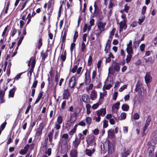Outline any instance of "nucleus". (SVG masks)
I'll list each match as a JSON object with an SVG mask.
<instances>
[{
    "instance_id": "nucleus-24",
    "label": "nucleus",
    "mask_w": 157,
    "mask_h": 157,
    "mask_svg": "<svg viewBox=\"0 0 157 157\" xmlns=\"http://www.w3.org/2000/svg\"><path fill=\"white\" fill-rule=\"evenodd\" d=\"M113 62L115 64L114 67V69L116 72H119L120 69V67L119 66V63L116 62L114 60H113Z\"/></svg>"
},
{
    "instance_id": "nucleus-18",
    "label": "nucleus",
    "mask_w": 157,
    "mask_h": 157,
    "mask_svg": "<svg viewBox=\"0 0 157 157\" xmlns=\"http://www.w3.org/2000/svg\"><path fill=\"white\" fill-rule=\"evenodd\" d=\"M150 120L147 119V120L145 125L144 127L143 130V132L144 134H145V130L147 129L148 125L150 124Z\"/></svg>"
},
{
    "instance_id": "nucleus-7",
    "label": "nucleus",
    "mask_w": 157,
    "mask_h": 157,
    "mask_svg": "<svg viewBox=\"0 0 157 157\" xmlns=\"http://www.w3.org/2000/svg\"><path fill=\"white\" fill-rule=\"evenodd\" d=\"M70 95V93L68 89L64 90L63 95V99L66 100L68 99Z\"/></svg>"
},
{
    "instance_id": "nucleus-53",
    "label": "nucleus",
    "mask_w": 157,
    "mask_h": 157,
    "mask_svg": "<svg viewBox=\"0 0 157 157\" xmlns=\"http://www.w3.org/2000/svg\"><path fill=\"white\" fill-rule=\"evenodd\" d=\"M126 114L125 113H122L121 114V119H124L126 117Z\"/></svg>"
},
{
    "instance_id": "nucleus-45",
    "label": "nucleus",
    "mask_w": 157,
    "mask_h": 157,
    "mask_svg": "<svg viewBox=\"0 0 157 157\" xmlns=\"http://www.w3.org/2000/svg\"><path fill=\"white\" fill-rule=\"evenodd\" d=\"M36 56H34L33 57V58L31 59L32 62L31 65H35L36 64Z\"/></svg>"
},
{
    "instance_id": "nucleus-60",
    "label": "nucleus",
    "mask_w": 157,
    "mask_h": 157,
    "mask_svg": "<svg viewBox=\"0 0 157 157\" xmlns=\"http://www.w3.org/2000/svg\"><path fill=\"white\" fill-rule=\"evenodd\" d=\"M76 120V117H71L70 118V122L71 123H74Z\"/></svg>"
},
{
    "instance_id": "nucleus-49",
    "label": "nucleus",
    "mask_w": 157,
    "mask_h": 157,
    "mask_svg": "<svg viewBox=\"0 0 157 157\" xmlns=\"http://www.w3.org/2000/svg\"><path fill=\"white\" fill-rule=\"evenodd\" d=\"M145 16L141 18H139V19L138 24L139 25H141V24L144 21L145 19Z\"/></svg>"
},
{
    "instance_id": "nucleus-64",
    "label": "nucleus",
    "mask_w": 157,
    "mask_h": 157,
    "mask_svg": "<svg viewBox=\"0 0 157 157\" xmlns=\"http://www.w3.org/2000/svg\"><path fill=\"white\" fill-rule=\"evenodd\" d=\"M145 45L144 44H141L140 45V50L141 51H143L144 50V48H145Z\"/></svg>"
},
{
    "instance_id": "nucleus-22",
    "label": "nucleus",
    "mask_w": 157,
    "mask_h": 157,
    "mask_svg": "<svg viewBox=\"0 0 157 157\" xmlns=\"http://www.w3.org/2000/svg\"><path fill=\"white\" fill-rule=\"evenodd\" d=\"M37 45V48L39 50L42 45V38L40 35L39 36V38L38 42Z\"/></svg>"
},
{
    "instance_id": "nucleus-41",
    "label": "nucleus",
    "mask_w": 157,
    "mask_h": 157,
    "mask_svg": "<svg viewBox=\"0 0 157 157\" xmlns=\"http://www.w3.org/2000/svg\"><path fill=\"white\" fill-rule=\"evenodd\" d=\"M122 109L124 111L128 110V105L127 104H123L121 107Z\"/></svg>"
},
{
    "instance_id": "nucleus-43",
    "label": "nucleus",
    "mask_w": 157,
    "mask_h": 157,
    "mask_svg": "<svg viewBox=\"0 0 157 157\" xmlns=\"http://www.w3.org/2000/svg\"><path fill=\"white\" fill-rule=\"evenodd\" d=\"M24 38V36H23V35H21V36L20 38V39L19 40L18 42H17V44L18 46H20L21 44V42Z\"/></svg>"
},
{
    "instance_id": "nucleus-40",
    "label": "nucleus",
    "mask_w": 157,
    "mask_h": 157,
    "mask_svg": "<svg viewBox=\"0 0 157 157\" xmlns=\"http://www.w3.org/2000/svg\"><path fill=\"white\" fill-rule=\"evenodd\" d=\"M54 129H52L51 132H50L48 134V136L49 138H52L54 133Z\"/></svg>"
},
{
    "instance_id": "nucleus-35",
    "label": "nucleus",
    "mask_w": 157,
    "mask_h": 157,
    "mask_svg": "<svg viewBox=\"0 0 157 157\" xmlns=\"http://www.w3.org/2000/svg\"><path fill=\"white\" fill-rule=\"evenodd\" d=\"M36 78H35V81L33 83V85L31 87V88H36V87L37 83H38V81L37 80H36Z\"/></svg>"
},
{
    "instance_id": "nucleus-16",
    "label": "nucleus",
    "mask_w": 157,
    "mask_h": 157,
    "mask_svg": "<svg viewBox=\"0 0 157 157\" xmlns=\"http://www.w3.org/2000/svg\"><path fill=\"white\" fill-rule=\"evenodd\" d=\"M16 91V88L15 86H13V88L10 89L9 93V97L10 98H13L15 94V93Z\"/></svg>"
},
{
    "instance_id": "nucleus-47",
    "label": "nucleus",
    "mask_w": 157,
    "mask_h": 157,
    "mask_svg": "<svg viewBox=\"0 0 157 157\" xmlns=\"http://www.w3.org/2000/svg\"><path fill=\"white\" fill-rule=\"evenodd\" d=\"M75 44L74 43H72L71 44L70 47V50L71 52H72L74 48L75 47Z\"/></svg>"
},
{
    "instance_id": "nucleus-15",
    "label": "nucleus",
    "mask_w": 157,
    "mask_h": 157,
    "mask_svg": "<svg viewBox=\"0 0 157 157\" xmlns=\"http://www.w3.org/2000/svg\"><path fill=\"white\" fill-rule=\"evenodd\" d=\"M90 99L92 100H95L97 98V91L94 90H93L91 92L90 95Z\"/></svg>"
},
{
    "instance_id": "nucleus-17",
    "label": "nucleus",
    "mask_w": 157,
    "mask_h": 157,
    "mask_svg": "<svg viewBox=\"0 0 157 157\" xmlns=\"http://www.w3.org/2000/svg\"><path fill=\"white\" fill-rule=\"evenodd\" d=\"M108 136L111 138H114L115 137V134L114 133V129H109L108 131Z\"/></svg>"
},
{
    "instance_id": "nucleus-2",
    "label": "nucleus",
    "mask_w": 157,
    "mask_h": 157,
    "mask_svg": "<svg viewBox=\"0 0 157 157\" xmlns=\"http://www.w3.org/2000/svg\"><path fill=\"white\" fill-rule=\"evenodd\" d=\"M76 84V82L75 76L73 75L71 77L69 80L68 86L71 89H74Z\"/></svg>"
},
{
    "instance_id": "nucleus-8",
    "label": "nucleus",
    "mask_w": 157,
    "mask_h": 157,
    "mask_svg": "<svg viewBox=\"0 0 157 157\" xmlns=\"http://www.w3.org/2000/svg\"><path fill=\"white\" fill-rule=\"evenodd\" d=\"M136 90L141 96H144L146 94V91L145 90H144L143 88L140 87V88L138 87L137 86H136Z\"/></svg>"
},
{
    "instance_id": "nucleus-3",
    "label": "nucleus",
    "mask_w": 157,
    "mask_h": 157,
    "mask_svg": "<svg viewBox=\"0 0 157 157\" xmlns=\"http://www.w3.org/2000/svg\"><path fill=\"white\" fill-rule=\"evenodd\" d=\"M90 71L88 70H87L85 73V83L86 85H89L91 82V78L90 77Z\"/></svg>"
},
{
    "instance_id": "nucleus-1",
    "label": "nucleus",
    "mask_w": 157,
    "mask_h": 157,
    "mask_svg": "<svg viewBox=\"0 0 157 157\" xmlns=\"http://www.w3.org/2000/svg\"><path fill=\"white\" fill-rule=\"evenodd\" d=\"M95 139V136L93 134H90L88 135L86 140L87 147H88L89 146H94L95 147L96 144Z\"/></svg>"
},
{
    "instance_id": "nucleus-58",
    "label": "nucleus",
    "mask_w": 157,
    "mask_h": 157,
    "mask_svg": "<svg viewBox=\"0 0 157 157\" xmlns=\"http://www.w3.org/2000/svg\"><path fill=\"white\" fill-rule=\"evenodd\" d=\"M94 11H96V10H100L99 8L98 7V5L97 4V2H95L94 3Z\"/></svg>"
},
{
    "instance_id": "nucleus-38",
    "label": "nucleus",
    "mask_w": 157,
    "mask_h": 157,
    "mask_svg": "<svg viewBox=\"0 0 157 157\" xmlns=\"http://www.w3.org/2000/svg\"><path fill=\"white\" fill-rule=\"evenodd\" d=\"M6 124V122L5 121L3 123L1 124L0 127V128L3 131L4 129Z\"/></svg>"
},
{
    "instance_id": "nucleus-44",
    "label": "nucleus",
    "mask_w": 157,
    "mask_h": 157,
    "mask_svg": "<svg viewBox=\"0 0 157 157\" xmlns=\"http://www.w3.org/2000/svg\"><path fill=\"white\" fill-rule=\"evenodd\" d=\"M97 75V69H96L94 71H93L92 74V79H94L95 78V76H96Z\"/></svg>"
},
{
    "instance_id": "nucleus-37",
    "label": "nucleus",
    "mask_w": 157,
    "mask_h": 157,
    "mask_svg": "<svg viewBox=\"0 0 157 157\" xmlns=\"http://www.w3.org/2000/svg\"><path fill=\"white\" fill-rule=\"evenodd\" d=\"M124 11L128 13V6L127 4H125L124 5V8L123 10L120 11L121 13L122 14L124 13H123Z\"/></svg>"
},
{
    "instance_id": "nucleus-48",
    "label": "nucleus",
    "mask_w": 157,
    "mask_h": 157,
    "mask_svg": "<svg viewBox=\"0 0 157 157\" xmlns=\"http://www.w3.org/2000/svg\"><path fill=\"white\" fill-rule=\"evenodd\" d=\"M27 152L24 149H21L19 151V153L22 155H24L26 154Z\"/></svg>"
},
{
    "instance_id": "nucleus-23",
    "label": "nucleus",
    "mask_w": 157,
    "mask_h": 157,
    "mask_svg": "<svg viewBox=\"0 0 157 157\" xmlns=\"http://www.w3.org/2000/svg\"><path fill=\"white\" fill-rule=\"evenodd\" d=\"M43 92H40L39 93L38 95V98L36 100L34 104H37L40 101L43 96Z\"/></svg>"
},
{
    "instance_id": "nucleus-10",
    "label": "nucleus",
    "mask_w": 157,
    "mask_h": 157,
    "mask_svg": "<svg viewBox=\"0 0 157 157\" xmlns=\"http://www.w3.org/2000/svg\"><path fill=\"white\" fill-rule=\"evenodd\" d=\"M96 113L98 116L101 115L103 117L106 113V110L105 108H101L97 111Z\"/></svg>"
},
{
    "instance_id": "nucleus-62",
    "label": "nucleus",
    "mask_w": 157,
    "mask_h": 157,
    "mask_svg": "<svg viewBox=\"0 0 157 157\" xmlns=\"http://www.w3.org/2000/svg\"><path fill=\"white\" fill-rule=\"evenodd\" d=\"M25 22L22 20H21L20 21V27L21 29L24 26Z\"/></svg>"
},
{
    "instance_id": "nucleus-11",
    "label": "nucleus",
    "mask_w": 157,
    "mask_h": 157,
    "mask_svg": "<svg viewBox=\"0 0 157 157\" xmlns=\"http://www.w3.org/2000/svg\"><path fill=\"white\" fill-rule=\"evenodd\" d=\"M81 142V140L76 136L75 140L73 142V145L74 148H77Z\"/></svg>"
},
{
    "instance_id": "nucleus-56",
    "label": "nucleus",
    "mask_w": 157,
    "mask_h": 157,
    "mask_svg": "<svg viewBox=\"0 0 157 157\" xmlns=\"http://www.w3.org/2000/svg\"><path fill=\"white\" fill-rule=\"evenodd\" d=\"M66 101H63L61 104V108L62 109H64L66 105Z\"/></svg>"
},
{
    "instance_id": "nucleus-14",
    "label": "nucleus",
    "mask_w": 157,
    "mask_h": 157,
    "mask_svg": "<svg viewBox=\"0 0 157 157\" xmlns=\"http://www.w3.org/2000/svg\"><path fill=\"white\" fill-rule=\"evenodd\" d=\"M120 25V32H121L125 27V29L127 28L126 21H121L119 24Z\"/></svg>"
},
{
    "instance_id": "nucleus-61",
    "label": "nucleus",
    "mask_w": 157,
    "mask_h": 157,
    "mask_svg": "<svg viewBox=\"0 0 157 157\" xmlns=\"http://www.w3.org/2000/svg\"><path fill=\"white\" fill-rule=\"evenodd\" d=\"M118 93L117 92H115L114 93V94L113 96V99L114 100H116L117 98Z\"/></svg>"
},
{
    "instance_id": "nucleus-9",
    "label": "nucleus",
    "mask_w": 157,
    "mask_h": 157,
    "mask_svg": "<svg viewBox=\"0 0 157 157\" xmlns=\"http://www.w3.org/2000/svg\"><path fill=\"white\" fill-rule=\"evenodd\" d=\"M106 25L105 22H99L97 25L98 28L100 31H103L105 30V26Z\"/></svg>"
},
{
    "instance_id": "nucleus-52",
    "label": "nucleus",
    "mask_w": 157,
    "mask_h": 157,
    "mask_svg": "<svg viewBox=\"0 0 157 157\" xmlns=\"http://www.w3.org/2000/svg\"><path fill=\"white\" fill-rule=\"evenodd\" d=\"M93 84H90L89 86L86 88V90L87 91L89 90H92L93 88Z\"/></svg>"
},
{
    "instance_id": "nucleus-19",
    "label": "nucleus",
    "mask_w": 157,
    "mask_h": 157,
    "mask_svg": "<svg viewBox=\"0 0 157 157\" xmlns=\"http://www.w3.org/2000/svg\"><path fill=\"white\" fill-rule=\"evenodd\" d=\"M108 153L109 154H111L112 152V151L113 150V147L112 144L110 141L108 142Z\"/></svg>"
},
{
    "instance_id": "nucleus-20",
    "label": "nucleus",
    "mask_w": 157,
    "mask_h": 157,
    "mask_svg": "<svg viewBox=\"0 0 157 157\" xmlns=\"http://www.w3.org/2000/svg\"><path fill=\"white\" fill-rule=\"evenodd\" d=\"M77 151L76 150L73 149L71 150L70 153V155L71 157H77Z\"/></svg>"
},
{
    "instance_id": "nucleus-21",
    "label": "nucleus",
    "mask_w": 157,
    "mask_h": 157,
    "mask_svg": "<svg viewBox=\"0 0 157 157\" xmlns=\"http://www.w3.org/2000/svg\"><path fill=\"white\" fill-rule=\"evenodd\" d=\"M145 81L147 83L149 82L151 80V77L148 73H147L145 77Z\"/></svg>"
},
{
    "instance_id": "nucleus-12",
    "label": "nucleus",
    "mask_w": 157,
    "mask_h": 157,
    "mask_svg": "<svg viewBox=\"0 0 157 157\" xmlns=\"http://www.w3.org/2000/svg\"><path fill=\"white\" fill-rule=\"evenodd\" d=\"M82 101L86 103H89L90 101V97L89 95L87 94H84L82 97Z\"/></svg>"
},
{
    "instance_id": "nucleus-55",
    "label": "nucleus",
    "mask_w": 157,
    "mask_h": 157,
    "mask_svg": "<svg viewBox=\"0 0 157 157\" xmlns=\"http://www.w3.org/2000/svg\"><path fill=\"white\" fill-rule=\"evenodd\" d=\"M24 72H22V73H20L19 74H17L16 76V77L14 78H15V79H16V80H18V79H19L21 75L23 73H24Z\"/></svg>"
},
{
    "instance_id": "nucleus-30",
    "label": "nucleus",
    "mask_w": 157,
    "mask_h": 157,
    "mask_svg": "<svg viewBox=\"0 0 157 157\" xmlns=\"http://www.w3.org/2000/svg\"><path fill=\"white\" fill-rule=\"evenodd\" d=\"M85 153L89 156H91L92 154L91 150L89 149H86L85 150Z\"/></svg>"
},
{
    "instance_id": "nucleus-31",
    "label": "nucleus",
    "mask_w": 157,
    "mask_h": 157,
    "mask_svg": "<svg viewBox=\"0 0 157 157\" xmlns=\"http://www.w3.org/2000/svg\"><path fill=\"white\" fill-rule=\"evenodd\" d=\"M86 122L87 124L89 125H90L91 123L92 119L90 117H87L86 118Z\"/></svg>"
},
{
    "instance_id": "nucleus-29",
    "label": "nucleus",
    "mask_w": 157,
    "mask_h": 157,
    "mask_svg": "<svg viewBox=\"0 0 157 157\" xmlns=\"http://www.w3.org/2000/svg\"><path fill=\"white\" fill-rule=\"evenodd\" d=\"M55 125L54 129L56 131H59L61 128L60 124L56 123L55 124Z\"/></svg>"
},
{
    "instance_id": "nucleus-36",
    "label": "nucleus",
    "mask_w": 157,
    "mask_h": 157,
    "mask_svg": "<svg viewBox=\"0 0 157 157\" xmlns=\"http://www.w3.org/2000/svg\"><path fill=\"white\" fill-rule=\"evenodd\" d=\"M108 121L106 120H104L103 123V128H106L108 126Z\"/></svg>"
},
{
    "instance_id": "nucleus-57",
    "label": "nucleus",
    "mask_w": 157,
    "mask_h": 157,
    "mask_svg": "<svg viewBox=\"0 0 157 157\" xmlns=\"http://www.w3.org/2000/svg\"><path fill=\"white\" fill-rule=\"evenodd\" d=\"M99 106L98 103H96L94 104L92 106V108L93 109H97Z\"/></svg>"
},
{
    "instance_id": "nucleus-59",
    "label": "nucleus",
    "mask_w": 157,
    "mask_h": 157,
    "mask_svg": "<svg viewBox=\"0 0 157 157\" xmlns=\"http://www.w3.org/2000/svg\"><path fill=\"white\" fill-rule=\"evenodd\" d=\"M127 87V85H124L123 86L120 87L119 89V91L120 92H122L123 91L125 88H126Z\"/></svg>"
},
{
    "instance_id": "nucleus-28",
    "label": "nucleus",
    "mask_w": 157,
    "mask_h": 157,
    "mask_svg": "<svg viewBox=\"0 0 157 157\" xmlns=\"http://www.w3.org/2000/svg\"><path fill=\"white\" fill-rule=\"evenodd\" d=\"M86 48V47L85 45V44L83 41H82L81 45V52H84Z\"/></svg>"
},
{
    "instance_id": "nucleus-6",
    "label": "nucleus",
    "mask_w": 157,
    "mask_h": 157,
    "mask_svg": "<svg viewBox=\"0 0 157 157\" xmlns=\"http://www.w3.org/2000/svg\"><path fill=\"white\" fill-rule=\"evenodd\" d=\"M59 77V75L58 74V71H57L56 72V75L54 79V82H56V84L53 87V90L54 92L56 94V87L58 84V79Z\"/></svg>"
},
{
    "instance_id": "nucleus-54",
    "label": "nucleus",
    "mask_w": 157,
    "mask_h": 157,
    "mask_svg": "<svg viewBox=\"0 0 157 157\" xmlns=\"http://www.w3.org/2000/svg\"><path fill=\"white\" fill-rule=\"evenodd\" d=\"M52 153V149L49 148L48 149L47 151L45 152L46 154H47L48 156L51 155Z\"/></svg>"
},
{
    "instance_id": "nucleus-33",
    "label": "nucleus",
    "mask_w": 157,
    "mask_h": 157,
    "mask_svg": "<svg viewBox=\"0 0 157 157\" xmlns=\"http://www.w3.org/2000/svg\"><path fill=\"white\" fill-rule=\"evenodd\" d=\"M12 33L11 36L13 37L16 33L17 32V30L15 28L14 26H13L12 28Z\"/></svg>"
},
{
    "instance_id": "nucleus-50",
    "label": "nucleus",
    "mask_w": 157,
    "mask_h": 157,
    "mask_svg": "<svg viewBox=\"0 0 157 157\" xmlns=\"http://www.w3.org/2000/svg\"><path fill=\"white\" fill-rule=\"evenodd\" d=\"M60 58L62 59L63 62L65 60L66 58V56L65 55L61 54L60 56Z\"/></svg>"
},
{
    "instance_id": "nucleus-42",
    "label": "nucleus",
    "mask_w": 157,
    "mask_h": 157,
    "mask_svg": "<svg viewBox=\"0 0 157 157\" xmlns=\"http://www.w3.org/2000/svg\"><path fill=\"white\" fill-rule=\"evenodd\" d=\"M23 13H24V14L21 17V19L22 20H24L25 21L26 20V18H25V17L27 13V12L24 11L23 12Z\"/></svg>"
},
{
    "instance_id": "nucleus-26",
    "label": "nucleus",
    "mask_w": 157,
    "mask_h": 157,
    "mask_svg": "<svg viewBox=\"0 0 157 157\" xmlns=\"http://www.w3.org/2000/svg\"><path fill=\"white\" fill-rule=\"evenodd\" d=\"M93 60L92 57L91 56H90L88 60L87 65L88 66H90L92 64Z\"/></svg>"
},
{
    "instance_id": "nucleus-32",
    "label": "nucleus",
    "mask_w": 157,
    "mask_h": 157,
    "mask_svg": "<svg viewBox=\"0 0 157 157\" xmlns=\"http://www.w3.org/2000/svg\"><path fill=\"white\" fill-rule=\"evenodd\" d=\"M78 67L77 65H74L73 67L71 70V71L72 73H75L77 70Z\"/></svg>"
},
{
    "instance_id": "nucleus-4",
    "label": "nucleus",
    "mask_w": 157,
    "mask_h": 157,
    "mask_svg": "<svg viewBox=\"0 0 157 157\" xmlns=\"http://www.w3.org/2000/svg\"><path fill=\"white\" fill-rule=\"evenodd\" d=\"M132 43V41L130 40L128 43V62L130 60L132 56V55L133 53L132 48L129 47L131 45Z\"/></svg>"
},
{
    "instance_id": "nucleus-5",
    "label": "nucleus",
    "mask_w": 157,
    "mask_h": 157,
    "mask_svg": "<svg viewBox=\"0 0 157 157\" xmlns=\"http://www.w3.org/2000/svg\"><path fill=\"white\" fill-rule=\"evenodd\" d=\"M44 128V124L43 122L40 123L36 132V135L37 136H40L42 134V130Z\"/></svg>"
},
{
    "instance_id": "nucleus-27",
    "label": "nucleus",
    "mask_w": 157,
    "mask_h": 157,
    "mask_svg": "<svg viewBox=\"0 0 157 157\" xmlns=\"http://www.w3.org/2000/svg\"><path fill=\"white\" fill-rule=\"evenodd\" d=\"M120 105V103L119 102H117V103L114 104L112 105V109H113L114 108L117 109H118L119 108Z\"/></svg>"
},
{
    "instance_id": "nucleus-51",
    "label": "nucleus",
    "mask_w": 157,
    "mask_h": 157,
    "mask_svg": "<svg viewBox=\"0 0 157 157\" xmlns=\"http://www.w3.org/2000/svg\"><path fill=\"white\" fill-rule=\"evenodd\" d=\"M100 10H96L95 11H94V15L95 16H99L100 15Z\"/></svg>"
},
{
    "instance_id": "nucleus-13",
    "label": "nucleus",
    "mask_w": 157,
    "mask_h": 157,
    "mask_svg": "<svg viewBox=\"0 0 157 157\" xmlns=\"http://www.w3.org/2000/svg\"><path fill=\"white\" fill-rule=\"evenodd\" d=\"M49 51V50L47 49L45 52H41L40 56L42 58V61L44 62L45 59L48 57V52Z\"/></svg>"
},
{
    "instance_id": "nucleus-25",
    "label": "nucleus",
    "mask_w": 157,
    "mask_h": 157,
    "mask_svg": "<svg viewBox=\"0 0 157 157\" xmlns=\"http://www.w3.org/2000/svg\"><path fill=\"white\" fill-rule=\"evenodd\" d=\"M63 121V118L62 116L61 115H59L57 118L56 122L57 123H59L61 124Z\"/></svg>"
},
{
    "instance_id": "nucleus-46",
    "label": "nucleus",
    "mask_w": 157,
    "mask_h": 157,
    "mask_svg": "<svg viewBox=\"0 0 157 157\" xmlns=\"http://www.w3.org/2000/svg\"><path fill=\"white\" fill-rule=\"evenodd\" d=\"M114 71L111 67L109 68V73L111 75H113Z\"/></svg>"
},
{
    "instance_id": "nucleus-34",
    "label": "nucleus",
    "mask_w": 157,
    "mask_h": 157,
    "mask_svg": "<svg viewBox=\"0 0 157 157\" xmlns=\"http://www.w3.org/2000/svg\"><path fill=\"white\" fill-rule=\"evenodd\" d=\"M66 34H65V33H63V35L62 38V46L61 47V48H62V46L63 44V43L65 42V41L66 36Z\"/></svg>"
},
{
    "instance_id": "nucleus-63",
    "label": "nucleus",
    "mask_w": 157,
    "mask_h": 157,
    "mask_svg": "<svg viewBox=\"0 0 157 157\" xmlns=\"http://www.w3.org/2000/svg\"><path fill=\"white\" fill-rule=\"evenodd\" d=\"M99 130L98 128L94 129L93 131V133L95 135H98L99 134Z\"/></svg>"
},
{
    "instance_id": "nucleus-39",
    "label": "nucleus",
    "mask_w": 157,
    "mask_h": 157,
    "mask_svg": "<svg viewBox=\"0 0 157 157\" xmlns=\"http://www.w3.org/2000/svg\"><path fill=\"white\" fill-rule=\"evenodd\" d=\"M12 142V140L11 138V135H10L8 136V140L6 142V144L7 145H8Z\"/></svg>"
}]
</instances>
